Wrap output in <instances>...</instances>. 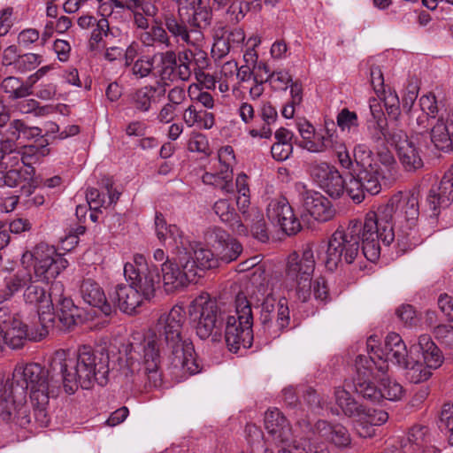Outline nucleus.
Masks as SVG:
<instances>
[{"label": "nucleus", "instance_id": "1", "mask_svg": "<svg viewBox=\"0 0 453 453\" xmlns=\"http://www.w3.org/2000/svg\"><path fill=\"white\" fill-rule=\"evenodd\" d=\"M59 393V380L36 363L15 366L10 392L0 373V418L11 426L28 428L33 419L41 426L49 424L50 398Z\"/></svg>", "mask_w": 453, "mask_h": 453}, {"label": "nucleus", "instance_id": "2", "mask_svg": "<svg viewBox=\"0 0 453 453\" xmlns=\"http://www.w3.org/2000/svg\"><path fill=\"white\" fill-rule=\"evenodd\" d=\"M186 312L182 306L174 305L169 311L160 315L155 331H150L145 336L140 334L132 335L125 352L128 360H142L143 372L150 387L161 384L159 372L160 346L164 341L172 349V365L175 369L188 375H194L201 368L196 360L192 342L181 336Z\"/></svg>", "mask_w": 453, "mask_h": 453}, {"label": "nucleus", "instance_id": "3", "mask_svg": "<svg viewBox=\"0 0 453 453\" xmlns=\"http://www.w3.org/2000/svg\"><path fill=\"white\" fill-rule=\"evenodd\" d=\"M391 206H379L377 211L366 213L364 223L351 221L346 228L337 229L330 237L323 263L329 271L345 262L351 264L359 255V242L363 255L375 262L380 256L381 242L389 245L395 239L391 226Z\"/></svg>", "mask_w": 453, "mask_h": 453}, {"label": "nucleus", "instance_id": "4", "mask_svg": "<svg viewBox=\"0 0 453 453\" xmlns=\"http://www.w3.org/2000/svg\"><path fill=\"white\" fill-rule=\"evenodd\" d=\"M50 376L59 380L65 391L72 395L79 386L84 389L91 388L95 383L104 386L108 381L109 357L96 353L90 348L83 346L76 355L71 356L65 350L57 351L52 357Z\"/></svg>", "mask_w": 453, "mask_h": 453}, {"label": "nucleus", "instance_id": "5", "mask_svg": "<svg viewBox=\"0 0 453 453\" xmlns=\"http://www.w3.org/2000/svg\"><path fill=\"white\" fill-rule=\"evenodd\" d=\"M42 129L37 127H30L22 119L10 121L5 133L0 131V150L9 152L5 159L7 163L16 164L20 160L25 165H31L38 162L49 153L46 145L25 146L21 155L16 151L15 142L19 140H30L41 136Z\"/></svg>", "mask_w": 453, "mask_h": 453}, {"label": "nucleus", "instance_id": "6", "mask_svg": "<svg viewBox=\"0 0 453 453\" xmlns=\"http://www.w3.org/2000/svg\"><path fill=\"white\" fill-rule=\"evenodd\" d=\"M265 427L269 438L265 441L264 453H329L324 445L307 449L303 443H297L288 421L278 409L265 412Z\"/></svg>", "mask_w": 453, "mask_h": 453}, {"label": "nucleus", "instance_id": "7", "mask_svg": "<svg viewBox=\"0 0 453 453\" xmlns=\"http://www.w3.org/2000/svg\"><path fill=\"white\" fill-rule=\"evenodd\" d=\"M353 157L357 169L349 173L350 178L345 182L344 191L356 203H361L365 198V191L377 195L381 190L379 175L372 167V150L365 143H357L353 148Z\"/></svg>", "mask_w": 453, "mask_h": 453}, {"label": "nucleus", "instance_id": "8", "mask_svg": "<svg viewBox=\"0 0 453 453\" xmlns=\"http://www.w3.org/2000/svg\"><path fill=\"white\" fill-rule=\"evenodd\" d=\"M54 321V314L43 312L40 315L41 327L27 329L19 318L11 317L7 309L0 308V349L5 344L17 349L22 348L27 340L41 341L48 334V329L53 326Z\"/></svg>", "mask_w": 453, "mask_h": 453}, {"label": "nucleus", "instance_id": "9", "mask_svg": "<svg viewBox=\"0 0 453 453\" xmlns=\"http://www.w3.org/2000/svg\"><path fill=\"white\" fill-rule=\"evenodd\" d=\"M225 340L228 349L237 353L247 349L253 342V315L246 296L238 295L235 300L234 314L226 317Z\"/></svg>", "mask_w": 453, "mask_h": 453}, {"label": "nucleus", "instance_id": "10", "mask_svg": "<svg viewBox=\"0 0 453 453\" xmlns=\"http://www.w3.org/2000/svg\"><path fill=\"white\" fill-rule=\"evenodd\" d=\"M189 314L200 339L211 337L212 341H219L226 315L215 300L208 294L198 296L190 304Z\"/></svg>", "mask_w": 453, "mask_h": 453}, {"label": "nucleus", "instance_id": "11", "mask_svg": "<svg viewBox=\"0 0 453 453\" xmlns=\"http://www.w3.org/2000/svg\"><path fill=\"white\" fill-rule=\"evenodd\" d=\"M20 262L26 270L33 265L35 278L42 281L57 278L68 266V261L63 255L54 246L45 242H40L31 250L24 252Z\"/></svg>", "mask_w": 453, "mask_h": 453}, {"label": "nucleus", "instance_id": "12", "mask_svg": "<svg viewBox=\"0 0 453 453\" xmlns=\"http://www.w3.org/2000/svg\"><path fill=\"white\" fill-rule=\"evenodd\" d=\"M314 245L303 246L301 255L294 252L288 256L285 275L288 281L296 285V296L301 302H307L311 296V277L315 269Z\"/></svg>", "mask_w": 453, "mask_h": 453}, {"label": "nucleus", "instance_id": "13", "mask_svg": "<svg viewBox=\"0 0 453 453\" xmlns=\"http://www.w3.org/2000/svg\"><path fill=\"white\" fill-rule=\"evenodd\" d=\"M33 275L29 270L19 269L13 275L6 279L5 288L0 296V302L9 300L15 293L25 288L23 297L26 303L38 308V318L43 312H50V301L48 298L46 290L35 284Z\"/></svg>", "mask_w": 453, "mask_h": 453}, {"label": "nucleus", "instance_id": "14", "mask_svg": "<svg viewBox=\"0 0 453 453\" xmlns=\"http://www.w3.org/2000/svg\"><path fill=\"white\" fill-rule=\"evenodd\" d=\"M124 275L145 301H150L159 285L157 268L149 264L143 255L135 254L132 262L124 265Z\"/></svg>", "mask_w": 453, "mask_h": 453}, {"label": "nucleus", "instance_id": "15", "mask_svg": "<svg viewBox=\"0 0 453 453\" xmlns=\"http://www.w3.org/2000/svg\"><path fill=\"white\" fill-rule=\"evenodd\" d=\"M379 339L376 335H371L367 339V350L370 357L375 360L374 367L381 375L388 371V362L402 365L407 358V348L401 336L395 333H390L384 341L383 347L378 346Z\"/></svg>", "mask_w": 453, "mask_h": 453}, {"label": "nucleus", "instance_id": "16", "mask_svg": "<svg viewBox=\"0 0 453 453\" xmlns=\"http://www.w3.org/2000/svg\"><path fill=\"white\" fill-rule=\"evenodd\" d=\"M161 271L163 286L167 293L182 289L196 278L195 262L186 254L179 255L178 262L165 261Z\"/></svg>", "mask_w": 453, "mask_h": 453}, {"label": "nucleus", "instance_id": "17", "mask_svg": "<svg viewBox=\"0 0 453 453\" xmlns=\"http://www.w3.org/2000/svg\"><path fill=\"white\" fill-rule=\"evenodd\" d=\"M375 360L372 357L359 355L355 361L356 375L353 378L355 391L364 399L372 403H380L382 395L380 388L376 387L372 379L379 377L375 367Z\"/></svg>", "mask_w": 453, "mask_h": 453}, {"label": "nucleus", "instance_id": "18", "mask_svg": "<svg viewBox=\"0 0 453 453\" xmlns=\"http://www.w3.org/2000/svg\"><path fill=\"white\" fill-rule=\"evenodd\" d=\"M260 321L265 333L273 338L279 337L290 323L287 299L280 298L276 302L267 296L262 303Z\"/></svg>", "mask_w": 453, "mask_h": 453}, {"label": "nucleus", "instance_id": "19", "mask_svg": "<svg viewBox=\"0 0 453 453\" xmlns=\"http://www.w3.org/2000/svg\"><path fill=\"white\" fill-rule=\"evenodd\" d=\"M396 206V217L398 219L399 223L401 224L400 228L403 233V237H408L411 233L409 231L413 230L415 226L417 225L418 215H419V206H418V197L415 193L406 194V195H396L392 197L390 202L387 204H383L382 206H391V226L393 227V213L394 207ZM394 232V229L392 228Z\"/></svg>", "mask_w": 453, "mask_h": 453}, {"label": "nucleus", "instance_id": "20", "mask_svg": "<svg viewBox=\"0 0 453 453\" xmlns=\"http://www.w3.org/2000/svg\"><path fill=\"white\" fill-rule=\"evenodd\" d=\"M165 26L167 31L178 41H182L186 44L198 50L197 63L201 67L207 65L206 53L202 50L205 44L203 32L200 29L187 27L184 21L178 19L173 14H167L164 18Z\"/></svg>", "mask_w": 453, "mask_h": 453}, {"label": "nucleus", "instance_id": "21", "mask_svg": "<svg viewBox=\"0 0 453 453\" xmlns=\"http://www.w3.org/2000/svg\"><path fill=\"white\" fill-rule=\"evenodd\" d=\"M300 194V203L304 211L314 219L326 222L332 219L335 214L331 202L319 192L309 190L302 184H296Z\"/></svg>", "mask_w": 453, "mask_h": 453}, {"label": "nucleus", "instance_id": "22", "mask_svg": "<svg viewBox=\"0 0 453 453\" xmlns=\"http://www.w3.org/2000/svg\"><path fill=\"white\" fill-rule=\"evenodd\" d=\"M268 219L278 226L287 234H296L301 229V224L285 198L272 200L266 210Z\"/></svg>", "mask_w": 453, "mask_h": 453}, {"label": "nucleus", "instance_id": "23", "mask_svg": "<svg viewBox=\"0 0 453 453\" xmlns=\"http://www.w3.org/2000/svg\"><path fill=\"white\" fill-rule=\"evenodd\" d=\"M389 135V141L395 147L399 159L407 171H414L423 165L412 138H410L403 130L392 131Z\"/></svg>", "mask_w": 453, "mask_h": 453}, {"label": "nucleus", "instance_id": "24", "mask_svg": "<svg viewBox=\"0 0 453 453\" xmlns=\"http://www.w3.org/2000/svg\"><path fill=\"white\" fill-rule=\"evenodd\" d=\"M154 225L156 235L165 246L176 250L179 255L188 250L190 243L184 233L176 225H167L162 213H156Z\"/></svg>", "mask_w": 453, "mask_h": 453}, {"label": "nucleus", "instance_id": "25", "mask_svg": "<svg viewBox=\"0 0 453 453\" xmlns=\"http://www.w3.org/2000/svg\"><path fill=\"white\" fill-rule=\"evenodd\" d=\"M211 237L212 238L211 246L219 262L231 263L242 254V244L225 230L215 228Z\"/></svg>", "mask_w": 453, "mask_h": 453}, {"label": "nucleus", "instance_id": "26", "mask_svg": "<svg viewBox=\"0 0 453 453\" xmlns=\"http://www.w3.org/2000/svg\"><path fill=\"white\" fill-rule=\"evenodd\" d=\"M452 201L453 167L444 173L439 186L433 188L426 198V203L434 215H438L440 209L448 207Z\"/></svg>", "mask_w": 453, "mask_h": 453}, {"label": "nucleus", "instance_id": "27", "mask_svg": "<svg viewBox=\"0 0 453 453\" xmlns=\"http://www.w3.org/2000/svg\"><path fill=\"white\" fill-rule=\"evenodd\" d=\"M313 173L318 178L320 186L330 196L339 197L343 194L345 181L335 167L326 163H322L314 168Z\"/></svg>", "mask_w": 453, "mask_h": 453}, {"label": "nucleus", "instance_id": "28", "mask_svg": "<svg viewBox=\"0 0 453 453\" xmlns=\"http://www.w3.org/2000/svg\"><path fill=\"white\" fill-rule=\"evenodd\" d=\"M411 349L418 355V358L425 365H427V367L433 370L439 368L443 363L444 357L441 349L428 334L420 335L418 343L414 344Z\"/></svg>", "mask_w": 453, "mask_h": 453}, {"label": "nucleus", "instance_id": "29", "mask_svg": "<svg viewBox=\"0 0 453 453\" xmlns=\"http://www.w3.org/2000/svg\"><path fill=\"white\" fill-rule=\"evenodd\" d=\"M165 94V88L160 89L158 86L145 85L137 88L131 96V103L138 112L146 113L157 104Z\"/></svg>", "mask_w": 453, "mask_h": 453}, {"label": "nucleus", "instance_id": "30", "mask_svg": "<svg viewBox=\"0 0 453 453\" xmlns=\"http://www.w3.org/2000/svg\"><path fill=\"white\" fill-rule=\"evenodd\" d=\"M181 119L187 127H195L199 130H210L216 124L213 112L203 110L195 104H188L182 111Z\"/></svg>", "mask_w": 453, "mask_h": 453}, {"label": "nucleus", "instance_id": "31", "mask_svg": "<svg viewBox=\"0 0 453 453\" xmlns=\"http://www.w3.org/2000/svg\"><path fill=\"white\" fill-rule=\"evenodd\" d=\"M81 296L90 306L98 308L104 314L109 315L111 307L108 303L103 288L92 279H84L80 288Z\"/></svg>", "mask_w": 453, "mask_h": 453}, {"label": "nucleus", "instance_id": "32", "mask_svg": "<svg viewBox=\"0 0 453 453\" xmlns=\"http://www.w3.org/2000/svg\"><path fill=\"white\" fill-rule=\"evenodd\" d=\"M112 298L120 311L132 314L136 309L143 304L145 300L129 283L128 285L119 284L112 294Z\"/></svg>", "mask_w": 453, "mask_h": 453}, {"label": "nucleus", "instance_id": "33", "mask_svg": "<svg viewBox=\"0 0 453 453\" xmlns=\"http://www.w3.org/2000/svg\"><path fill=\"white\" fill-rule=\"evenodd\" d=\"M388 419L383 410L365 409L364 406L356 419V430L361 437H371L374 434L373 426H381Z\"/></svg>", "mask_w": 453, "mask_h": 453}, {"label": "nucleus", "instance_id": "34", "mask_svg": "<svg viewBox=\"0 0 453 453\" xmlns=\"http://www.w3.org/2000/svg\"><path fill=\"white\" fill-rule=\"evenodd\" d=\"M212 209L220 220L227 224L234 233L238 235H247L246 225L244 226L242 221L238 219L235 209L228 199L217 200Z\"/></svg>", "mask_w": 453, "mask_h": 453}, {"label": "nucleus", "instance_id": "35", "mask_svg": "<svg viewBox=\"0 0 453 453\" xmlns=\"http://www.w3.org/2000/svg\"><path fill=\"white\" fill-rule=\"evenodd\" d=\"M315 432L338 447H346L350 443L349 432L340 424L332 425L326 420H319L315 425Z\"/></svg>", "mask_w": 453, "mask_h": 453}, {"label": "nucleus", "instance_id": "36", "mask_svg": "<svg viewBox=\"0 0 453 453\" xmlns=\"http://www.w3.org/2000/svg\"><path fill=\"white\" fill-rule=\"evenodd\" d=\"M337 134L335 129L326 127L322 132L315 131L306 142H297V145L311 153H324L329 150Z\"/></svg>", "mask_w": 453, "mask_h": 453}, {"label": "nucleus", "instance_id": "37", "mask_svg": "<svg viewBox=\"0 0 453 453\" xmlns=\"http://www.w3.org/2000/svg\"><path fill=\"white\" fill-rule=\"evenodd\" d=\"M259 114L264 124L259 128H250L248 134L253 139L270 140L273 135L271 125L276 122L278 112L270 102H265L263 103Z\"/></svg>", "mask_w": 453, "mask_h": 453}, {"label": "nucleus", "instance_id": "38", "mask_svg": "<svg viewBox=\"0 0 453 453\" xmlns=\"http://www.w3.org/2000/svg\"><path fill=\"white\" fill-rule=\"evenodd\" d=\"M378 159L380 165H378L373 158L372 157V167L374 173H378L379 182L381 180H394L397 176V163L393 156V154L388 150H384L378 153Z\"/></svg>", "mask_w": 453, "mask_h": 453}, {"label": "nucleus", "instance_id": "39", "mask_svg": "<svg viewBox=\"0 0 453 453\" xmlns=\"http://www.w3.org/2000/svg\"><path fill=\"white\" fill-rule=\"evenodd\" d=\"M193 9V14L188 19V24L193 28L203 29L211 25L212 13L209 3L205 0H188Z\"/></svg>", "mask_w": 453, "mask_h": 453}, {"label": "nucleus", "instance_id": "40", "mask_svg": "<svg viewBox=\"0 0 453 453\" xmlns=\"http://www.w3.org/2000/svg\"><path fill=\"white\" fill-rule=\"evenodd\" d=\"M9 152L0 150V187L16 188L23 180L20 170L16 167L19 162L10 164L6 162V156Z\"/></svg>", "mask_w": 453, "mask_h": 453}, {"label": "nucleus", "instance_id": "41", "mask_svg": "<svg viewBox=\"0 0 453 453\" xmlns=\"http://www.w3.org/2000/svg\"><path fill=\"white\" fill-rule=\"evenodd\" d=\"M191 250H193V256L188 252V250L184 251L182 254H186L189 257L190 261L195 262L196 276L198 275V270L211 269L219 265V261L214 250L211 251L202 244L191 246Z\"/></svg>", "mask_w": 453, "mask_h": 453}, {"label": "nucleus", "instance_id": "42", "mask_svg": "<svg viewBox=\"0 0 453 453\" xmlns=\"http://www.w3.org/2000/svg\"><path fill=\"white\" fill-rule=\"evenodd\" d=\"M242 224L247 227V235H251L262 242H265L269 239L266 225L264 220L262 212L257 208H252V212L247 216Z\"/></svg>", "mask_w": 453, "mask_h": 453}, {"label": "nucleus", "instance_id": "43", "mask_svg": "<svg viewBox=\"0 0 453 453\" xmlns=\"http://www.w3.org/2000/svg\"><path fill=\"white\" fill-rule=\"evenodd\" d=\"M401 366L405 370L406 379L411 383L424 382L432 375L433 369L427 367V365H425L419 358L416 360L406 358Z\"/></svg>", "mask_w": 453, "mask_h": 453}, {"label": "nucleus", "instance_id": "44", "mask_svg": "<svg viewBox=\"0 0 453 453\" xmlns=\"http://www.w3.org/2000/svg\"><path fill=\"white\" fill-rule=\"evenodd\" d=\"M235 186L237 191L236 204L242 214L241 220H244L247 216L252 212L253 208L250 207V201L248 176L243 173H239L235 180Z\"/></svg>", "mask_w": 453, "mask_h": 453}, {"label": "nucleus", "instance_id": "45", "mask_svg": "<svg viewBox=\"0 0 453 453\" xmlns=\"http://www.w3.org/2000/svg\"><path fill=\"white\" fill-rule=\"evenodd\" d=\"M237 63L234 60L225 62L217 76L219 90L221 93H227L230 90L234 91L238 88L236 80Z\"/></svg>", "mask_w": 453, "mask_h": 453}, {"label": "nucleus", "instance_id": "46", "mask_svg": "<svg viewBox=\"0 0 453 453\" xmlns=\"http://www.w3.org/2000/svg\"><path fill=\"white\" fill-rule=\"evenodd\" d=\"M335 402L344 415L357 419L363 405L359 404L344 388H336L334 391Z\"/></svg>", "mask_w": 453, "mask_h": 453}, {"label": "nucleus", "instance_id": "47", "mask_svg": "<svg viewBox=\"0 0 453 453\" xmlns=\"http://www.w3.org/2000/svg\"><path fill=\"white\" fill-rule=\"evenodd\" d=\"M1 88L12 99L23 98L32 94L31 85L15 76L4 78L1 82Z\"/></svg>", "mask_w": 453, "mask_h": 453}, {"label": "nucleus", "instance_id": "48", "mask_svg": "<svg viewBox=\"0 0 453 453\" xmlns=\"http://www.w3.org/2000/svg\"><path fill=\"white\" fill-rule=\"evenodd\" d=\"M235 162L234 149L231 146L222 147L218 152V174L226 183H231L232 167Z\"/></svg>", "mask_w": 453, "mask_h": 453}, {"label": "nucleus", "instance_id": "49", "mask_svg": "<svg viewBox=\"0 0 453 453\" xmlns=\"http://www.w3.org/2000/svg\"><path fill=\"white\" fill-rule=\"evenodd\" d=\"M426 428L423 426H415L408 433L407 437L402 441L401 452L417 453L424 446L426 441Z\"/></svg>", "mask_w": 453, "mask_h": 453}, {"label": "nucleus", "instance_id": "50", "mask_svg": "<svg viewBox=\"0 0 453 453\" xmlns=\"http://www.w3.org/2000/svg\"><path fill=\"white\" fill-rule=\"evenodd\" d=\"M328 151H331L335 155L342 168L347 169L349 173L354 172L355 169H357L355 159H351L344 140L338 134Z\"/></svg>", "mask_w": 453, "mask_h": 453}, {"label": "nucleus", "instance_id": "51", "mask_svg": "<svg viewBox=\"0 0 453 453\" xmlns=\"http://www.w3.org/2000/svg\"><path fill=\"white\" fill-rule=\"evenodd\" d=\"M56 306L58 319L64 327L70 328L76 324L77 319L80 318L79 309L71 298L62 300Z\"/></svg>", "mask_w": 453, "mask_h": 453}, {"label": "nucleus", "instance_id": "52", "mask_svg": "<svg viewBox=\"0 0 453 453\" xmlns=\"http://www.w3.org/2000/svg\"><path fill=\"white\" fill-rule=\"evenodd\" d=\"M380 392L382 399L392 402L402 400L405 394L403 387L388 376L380 378Z\"/></svg>", "mask_w": 453, "mask_h": 453}, {"label": "nucleus", "instance_id": "53", "mask_svg": "<svg viewBox=\"0 0 453 453\" xmlns=\"http://www.w3.org/2000/svg\"><path fill=\"white\" fill-rule=\"evenodd\" d=\"M451 128L449 125L441 120H438L431 131V140L434 146L441 150H445L451 146Z\"/></svg>", "mask_w": 453, "mask_h": 453}, {"label": "nucleus", "instance_id": "54", "mask_svg": "<svg viewBox=\"0 0 453 453\" xmlns=\"http://www.w3.org/2000/svg\"><path fill=\"white\" fill-rule=\"evenodd\" d=\"M130 74L136 80L148 77L154 69V59L150 56H141L129 66Z\"/></svg>", "mask_w": 453, "mask_h": 453}, {"label": "nucleus", "instance_id": "55", "mask_svg": "<svg viewBox=\"0 0 453 453\" xmlns=\"http://www.w3.org/2000/svg\"><path fill=\"white\" fill-rule=\"evenodd\" d=\"M43 62V57L41 54L27 52L20 54L15 71L19 73H27L35 70Z\"/></svg>", "mask_w": 453, "mask_h": 453}, {"label": "nucleus", "instance_id": "56", "mask_svg": "<svg viewBox=\"0 0 453 453\" xmlns=\"http://www.w3.org/2000/svg\"><path fill=\"white\" fill-rule=\"evenodd\" d=\"M336 124L342 132L349 133L359 127L357 114L348 108H343L337 114Z\"/></svg>", "mask_w": 453, "mask_h": 453}, {"label": "nucleus", "instance_id": "57", "mask_svg": "<svg viewBox=\"0 0 453 453\" xmlns=\"http://www.w3.org/2000/svg\"><path fill=\"white\" fill-rule=\"evenodd\" d=\"M433 332L441 345L453 351V320L436 326Z\"/></svg>", "mask_w": 453, "mask_h": 453}, {"label": "nucleus", "instance_id": "58", "mask_svg": "<svg viewBox=\"0 0 453 453\" xmlns=\"http://www.w3.org/2000/svg\"><path fill=\"white\" fill-rule=\"evenodd\" d=\"M419 105L424 113L422 117L417 118V122L421 125L427 117L435 118L438 113V104L435 96L433 93L424 95L419 99Z\"/></svg>", "mask_w": 453, "mask_h": 453}, {"label": "nucleus", "instance_id": "59", "mask_svg": "<svg viewBox=\"0 0 453 453\" xmlns=\"http://www.w3.org/2000/svg\"><path fill=\"white\" fill-rule=\"evenodd\" d=\"M193 88L196 89L197 87L190 85L188 90L191 104H201V106L203 107V110H206L208 111L215 107V99L211 93L202 90L195 92Z\"/></svg>", "mask_w": 453, "mask_h": 453}, {"label": "nucleus", "instance_id": "60", "mask_svg": "<svg viewBox=\"0 0 453 453\" xmlns=\"http://www.w3.org/2000/svg\"><path fill=\"white\" fill-rule=\"evenodd\" d=\"M160 76L162 80H170L177 65V54L173 50H167L160 54Z\"/></svg>", "mask_w": 453, "mask_h": 453}, {"label": "nucleus", "instance_id": "61", "mask_svg": "<svg viewBox=\"0 0 453 453\" xmlns=\"http://www.w3.org/2000/svg\"><path fill=\"white\" fill-rule=\"evenodd\" d=\"M213 40L214 42L211 47V55L213 58H221L230 52L232 46L222 33V29H219V27L215 30Z\"/></svg>", "mask_w": 453, "mask_h": 453}, {"label": "nucleus", "instance_id": "62", "mask_svg": "<svg viewBox=\"0 0 453 453\" xmlns=\"http://www.w3.org/2000/svg\"><path fill=\"white\" fill-rule=\"evenodd\" d=\"M250 12V4L247 1L234 0L226 10V16L230 22L238 23L244 19Z\"/></svg>", "mask_w": 453, "mask_h": 453}, {"label": "nucleus", "instance_id": "63", "mask_svg": "<svg viewBox=\"0 0 453 453\" xmlns=\"http://www.w3.org/2000/svg\"><path fill=\"white\" fill-rule=\"evenodd\" d=\"M387 119L382 120H367V132L371 140L374 142H381L384 139L390 137L386 130Z\"/></svg>", "mask_w": 453, "mask_h": 453}, {"label": "nucleus", "instance_id": "64", "mask_svg": "<svg viewBox=\"0 0 453 453\" xmlns=\"http://www.w3.org/2000/svg\"><path fill=\"white\" fill-rule=\"evenodd\" d=\"M41 33L36 28L27 27L22 29L17 36V43L27 50L32 49L40 41Z\"/></svg>", "mask_w": 453, "mask_h": 453}]
</instances>
